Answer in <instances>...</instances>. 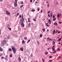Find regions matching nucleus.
I'll list each match as a JSON object with an SVG mask.
<instances>
[{
	"label": "nucleus",
	"instance_id": "1",
	"mask_svg": "<svg viewBox=\"0 0 62 62\" xmlns=\"http://www.w3.org/2000/svg\"><path fill=\"white\" fill-rule=\"evenodd\" d=\"M23 15H22V19L21 20V22H20L21 26H22L23 27L24 26V24L23 23V21H24V18H23Z\"/></svg>",
	"mask_w": 62,
	"mask_h": 62
},
{
	"label": "nucleus",
	"instance_id": "2",
	"mask_svg": "<svg viewBox=\"0 0 62 62\" xmlns=\"http://www.w3.org/2000/svg\"><path fill=\"white\" fill-rule=\"evenodd\" d=\"M7 41L5 40H4L1 43V46H4V45L5 44V43L7 42Z\"/></svg>",
	"mask_w": 62,
	"mask_h": 62
},
{
	"label": "nucleus",
	"instance_id": "3",
	"mask_svg": "<svg viewBox=\"0 0 62 62\" xmlns=\"http://www.w3.org/2000/svg\"><path fill=\"white\" fill-rule=\"evenodd\" d=\"M17 0H15L14 3V7H16V6H17L18 5H17Z\"/></svg>",
	"mask_w": 62,
	"mask_h": 62
},
{
	"label": "nucleus",
	"instance_id": "4",
	"mask_svg": "<svg viewBox=\"0 0 62 62\" xmlns=\"http://www.w3.org/2000/svg\"><path fill=\"white\" fill-rule=\"evenodd\" d=\"M26 54L27 55H28L30 54V50H27L26 51Z\"/></svg>",
	"mask_w": 62,
	"mask_h": 62
},
{
	"label": "nucleus",
	"instance_id": "5",
	"mask_svg": "<svg viewBox=\"0 0 62 62\" xmlns=\"http://www.w3.org/2000/svg\"><path fill=\"white\" fill-rule=\"evenodd\" d=\"M48 23H49L50 25L51 24V20L50 19H49L48 20Z\"/></svg>",
	"mask_w": 62,
	"mask_h": 62
},
{
	"label": "nucleus",
	"instance_id": "6",
	"mask_svg": "<svg viewBox=\"0 0 62 62\" xmlns=\"http://www.w3.org/2000/svg\"><path fill=\"white\" fill-rule=\"evenodd\" d=\"M6 12L7 14V15H10V13L8 11H6Z\"/></svg>",
	"mask_w": 62,
	"mask_h": 62
},
{
	"label": "nucleus",
	"instance_id": "7",
	"mask_svg": "<svg viewBox=\"0 0 62 62\" xmlns=\"http://www.w3.org/2000/svg\"><path fill=\"white\" fill-rule=\"evenodd\" d=\"M12 51L14 53H16V49H13L12 50Z\"/></svg>",
	"mask_w": 62,
	"mask_h": 62
},
{
	"label": "nucleus",
	"instance_id": "8",
	"mask_svg": "<svg viewBox=\"0 0 62 62\" xmlns=\"http://www.w3.org/2000/svg\"><path fill=\"white\" fill-rule=\"evenodd\" d=\"M11 48L12 49V50H14V49H15V48L14 47V46H12Z\"/></svg>",
	"mask_w": 62,
	"mask_h": 62
},
{
	"label": "nucleus",
	"instance_id": "9",
	"mask_svg": "<svg viewBox=\"0 0 62 62\" xmlns=\"http://www.w3.org/2000/svg\"><path fill=\"white\" fill-rule=\"evenodd\" d=\"M3 51V49L1 47H0V52H2Z\"/></svg>",
	"mask_w": 62,
	"mask_h": 62
},
{
	"label": "nucleus",
	"instance_id": "10",
	"mask_svg": "<svg viewBox=\"0 0 62 62\" xmlns=\"http://www.w3.org/2000/svg\"><path fill=\"white\" fill-rule=\"evenodd\" d=\"M53 32V35H54V33H55V30H54Z\"/></svg>",
	"mask_w": 62,
	"mask_h": 62
},
{
	"label": "nucleus",
	"instance_id": "11",
	"mask_svg": "<svg viewBox=\"0 0 62 62\" xmlns=\"http://www.w3.org/2000/svg\"><path fill=\"white\" fill-rule=\"evenodd\" d=\"M18 60H19V61H21V58L20 57H19Z\"/></svg>",
	"mask_w": 62,
	"mask_h": 62
},
{
	"label": "nucleus",
	"instance_id": "12",
	"mask_svg": "<svg viewBox=\"0 0 62 62\" xmlns=\"http://www.w3.org/2000/svg\"><path fill=\"white\" fill-rule=\"evenodd\" d=\"M54 24L55 25H56L57 24V23L56 22H55L54 23Z\"/></svg>",
	"mask_w": 62,
	"mask_h": 62
},
{
	"label": "nucleus",
	"instance_id": "13",
	"mask_svg": "<svg viewBox=\"0 0 62 62\" xmlns=\"http://www.w3.org/2000/svg\"><path fill=\"white\" fill-rule=\"evenodd\" d=\"M8 51L11 52V51H12V49H11V48H10L8 49Z\"/></svg>",
	"mask_w": 62,
	"mask_h": 62
},
{
	"label": "nucleus",
	"instance_id": "14",
	"mask_svg": "<svg viewBox=\"0 0 62 62\" xmlns=\"http://www.w3.org/2000/svg\"><path fill=\"white\" fill-rule=\"evenodd\" d=\"M48 54V52L45 53V55H47V54Z\"/></svg>",
	"mask_w": 62,
	"mask_h": 62
},
{
	"label": "nucleus",
	"instance_id": "15",
	"mask_svg": "<svg viewBox=\"0 0 62 62\" xmlns=\"http://www.w3.org/2000/svg\"><path fill=\"white\" fill-rule=\"evenodd\" d=\"M53 16V13H51L50 14V17H52Z\"/></svg>",
	"mask_w": 62,
	"mask_h": 62
},
{
	"label": "nucleus",
	"instance_id": "16",
	"mask_svg": "<svg viewBox=\"0 0 62 62\" xmlns=\"http://www.w3.org/2000/svg\"><path fill=\"white\" fill-rule=\"evenodd\" d=\"M7 56H6L5 57V60H8V58H7Z\"/></svg>",
	"mask_w": 62,
	"mask_h": 62
},
{
	"label": "nucleus",
	"instance_id": "17",
	"mask_svg": "<svg viewBox=\"0 0 62 62\" xmlns=\"http://www.w3.org/2000/svg\"><path fill=\"white\" fill-rule=\"evenodd\" d=\"M25 43V41H24L23 40L22 41V43L23 44H24V43Z\"/></svg>",
	"mask_w": 62,
	"mask_h": 62
},
{
	"label": "nucleus",
	"instance_id": "18",
	"mask_svg": "<svg viewBox=\"0 0 62 62\" xmlns=\"http://www.w3.org/2000/svg\"><path fill=\"white\" fill-rule=\"evenodd\" d=\"M61 40V38H60L58 40V41H60Z\"/></svg>",
	"mask_w": 62,
	"mask_h": 62
},
{
	"label": "nucleus",
	"instance_id": "19",
	"mask_svg": "<svg viewBox=\"0 0 62 62\" xmlns=\"http://www.w3.org/2000/svg\"><path fill=\"white\" fill-rule=\"evenodd\" d=\"M53 44L54 45H55V42L54 41H53Z\"/></svg>",
	"mask_w": 62,
	"mask_h": 62
},
{
	"label": "nucleus",
	"instance_id": "20",
	"mask_svg": "<svg viewBox=\"0 0 62 62\" xmlns=\"http://www.w3.org/2000/svg\"><path fill=\"white\" fill-rule=\"evenodd\" d=\"M42 30L43 31V32H44V31L45 30V29L44 28H43L42 29Z\"/></svg>",
	"mask_w": 62,
	"mask_h": 62
},
{
	"label": "nucleus",
	"instance_id": "21",
	"mask_svg": "<svg viewBox=\"0 0 62 62\" xmlns=\"http://www.w3.org/2000/svg\"><path fill=\"white\" fill-rule=\"evenodd\" d=\"M57 17L58 18H59V17H60V16L59 15V14H58L57 15Z\"/></svg>",
	"mask_w": 62,
	"mask_h": 62
},
{
	"label": "nucleus",
	"instance_id": "22",
	"mask_svg": "<svg viewBox=\"0 0 62 62\" xmlns=\"http://www.w3.org/2000/svg\"><path fill=\"white\" fill-rule=\"evenodd\" d=\"M24 39H25V40H26L27 39V37H25L24 38Z\"/></svg>",
	"mask_w": 62,
	"mask_h": 62
},
{
	"label": "nucleus",
	"instance_id": "23",
	"mask_svg": "<svg viewBox=\"0 0 62 62\" xmlns=\"http://www.w3.org/2000/svg\"><path fill=\"white\" fill-rule=\"evenodd\" d=\"M28 21L29 22H30V21H29V20H30V19H29V18H28Z\"/></svg>",
	"mask_w": 62,
	"mask_h": 62
},
{
	"label": "nucleus",
	"instance_id": "24",
	"mask_svg": "<svg viewBox=\"0 0 62 62\" xmlns=\"http://www.w3.org/2000/svg\"><path fill=\"white\" fill-rule=\"evenodd\" d=\"M53 19V21H55V20L56 19V18H55Z\"/></svg>",
	"mask_w": 62,
	"mask_h": 62
},
{
	"label": "nucleus",
	"instance_id": "25",
	"mask_svg": "<svg viewBox=\"0 0 62 62\" xmlns=\"http://www.w3.org/2000/svg\"><path fill=\"white\" fill-rule=\"evenodd\" d=\"M8 28L9 30H11V28H9L8 27Z\"/></svg>",
	"mask_w": 62,
	"mask_h": 62
},
{
	"label": "nucleus",
	"instance_id": "26",
	"mask_svg": "<svg viewBox=\"0 0 62 62\" xmlns=\"http://www.w3.org/2000/svg\"><path fill=\"white\" fill-rule=\"evenodd\" d=\"M53 19L55 18V16L54 15L53 16Z\"/></svg>",
	"mask_w": 62,
	"mask_h": 62
},
{
	"label": "nucleus",
	"instance_id": "27",
	"mask_svg": "<svg viewBox=\"0 0 62 62\" xmlns=\"http://www.w3.org/2000/svg\"><path fill=\"white\" fill-rule=\"evenodd\" d=\"M61 33V31H58V33H57V34H59V33Z\"/></svg>",
	"mask_w": 62,
	"mask_h": 62
},
{
	"label": "nucleus",
	"instance_id": "28",
	"mask_svg": "<svg viewBox=\"0 0 62 62\" xmlns=\"http://www.w3.org/2000/svg\"><path fill=\"white\" fill-rule=\"evenodd\" d=\"M12 57V55L11 54H10V57Z\"/></svg>",
	"mask_w": 62,
	"mask_h": 62
},
{
	"label": "nucleus",
	"instance_id": "29",
	"mask_svg": "<svg viewBox=\"0 0 62 62\" xmlns=\"http://www.w3.org/2000/svg\"><path fill=\"white\" fill-rule=\"evenodd\" d=\"M20 49L22 51H23L22 48H20Z\"/></svg>",
	"mask_w": 62,
	"mask_h": 62
},
{
	"label": "nucleus",
	"instance_id": "30",
	"mask_svg": "<svg viewBox=\"0 0 62 62\" xmlns=\"http://www.w3.org/2000/svg\"><path fill=\"white\" fill-rule=\"evenodd\" d=\"M43 35L42 34H40V37H42Z\"/></svg>",
	"mask_w": 62,
	"mask_h": 62
},
{
	"label": "nucleus",
	"instance_id": "31",
	"mask_svg": "<svg viewBox=\"0 0 62 62\" xmlns=\"http://www.w3.org/2000/svg\"><path fill=\"white\" fill-rule=\"evenodd\" d=\"M35 9H32V10H31V11H35Z\"/></svg>",
	"mask_w": 62,
	"mask_h": 62
},
{
	"label": "nucleus",
	"instance_id": "32",
	"mask_svg": "<svg viewBox=\"0 0 62 62\" xmlns=\"http://www.w3.org/2000/svg\"><path fill=\"white\" fill-rule=\"evenodd\" d=\"M57 50H58V51H60L61 50H60V49H59V48H58L57 49Z\"/></svg>",
	"mask_w": 62,
	"mask_h": 62
},
{
	"label": "nucleus",
	"instance_id": "33",
	"mask_svg": "<svg viewBox=\"0 0 62 62\" xmlns=\"http://www.w3.org/2000/svg\"><path fill=\"white\" fill-rule=\"evenodd\" d=\"M55 48L54 47H53L52 48V50H54Z\"/></svg>",
	"mask_w": 62,
	"mask_h": 62
},
{
	"label": "nucleus",
	"instance_id": "34",
	"mask_svg": "<svg viewBox=\"0 0 62 62\" xmlns=\"http://www.w3.org/2000/svg\"><path fill=\"white\" fill-rule=\"evenodd\" d=\"M30 41V40H29L28 42H27V43H28L29 42V41Z\"/></svg>",
	"mask_w": 62,
	"mask_h": 62
},
{
	"label": "nucleus",
	"instance_id": "35",
	"mask_svg": "<svg viewBox=\"0 0 62 62\" xmlns=\"http://www.w3.org/2000/svg\"><path fill=\"white\" fill-rule=\"evenodd\" d=\"M42 61H43V62H44V59H42Z\"/></svg>",
	"mask_w": 62,
	"mask_h": 62
},
{
	"label": "nucleus",
	"instance_id": "36",
	"mask_svg": "<svg viewBox=\"0 0 62 62\" xmlns=\"http://www.w3.org/2000/svg\"><path fill=\"white\" fill-rule=\"evenodd\" d=\"M50 39V38H49V37H48L47 39V40H48V39Z\"/></svg>",
	"mask_w": 62,
	"mask_h": 62
},
{
	"label": "nucleus",
	"instance_id": "37",
	"mask_svg": "<svg viewBox=\"0 0 62 62\" xmlns=\"http://www.w3.org/2000/svg\"><path fill=\"white\" fill-rule=\"evenodd\" d=\"M31 25V23H29L28 24L29 26H30Z\"/></svg>",
	"mask_w": 62,
	"mask_h": 62
},
{
	"label": "nucleus",
	"instance_id": "38",
	"mask_svg": "<svg viewBox=\"0 0 62 62\" xmlns=\"http://www.w3.org/2000/svg\"><path fill=\"white\" fill-rule=\"evenodd\" d=\"M23 5H21V6H20V8H22V7H23Z\"/></svg>",
	"mask_w": 62,
	"mask_h": 62
},
{
	"label": "nucleus",
	"instance_id": "39",
	"mask_svg": "<svg viewBox=\"0 0 62 62\" xmlns=\"http://www.w3.org/2000/svg\"><path fill=\"white\" fill-rule=\"evenodd\" d=\"M2 54L1 53L0 54V56H2Z\"/></svg>",
	"mask_w": 62,
	"mask_h": 62
},
{
	"label": "nucleus",
	"instance_id": "40",
	"mask_svg": "<svg viewBox=\"0 0 62 62\" xmlns=\"http://www.w3.org/2000/svg\"><path fill=\"white\" fill-rule=\"evenodd\" d=\"M50 12V11H48V12H47V13H48V14H49Z\"/></svg>",
	"mask_w": 62,
	"mask_h": 62
},
{
	"label": "nucleus",
	"instance_id": "41",
	"mask_svg": "<svg viewBox=\"0 0 62 62\" xmlns=\"http://www.w3.org/2000/svg\"><path fill=\"white\" fill-rule=\"evenodd\" d=\"M34 21H35V22H36V20L35 19H33Z\"/></svg>",
	"mask_w": 62,
	"mask_h": 62
},
{
	"label": "nucleus",
	"instance_id": "42",
	"mask_svg": "<svg viewBox=\"0 0 62 62\" xmlns=\"http://www.w3.org/2000/svg\"><path fill=\"white\" fill-rule=\"evenodd\" d=\"M49 4H47V7H49Z\"/></svg>",
	"mask_w": 62,
	"mask_h": 62
},
{
	"label": "nucleus",
	"instance_id": "43",
	"mask_svg": "<svg viewBox=\"0 0 62 62\" xmlns=\"http://www.w3.org/2000/svg\"><path fill=\"white\" fill-rule=\"evenodd\" d=\"M56 51H54L53 52V53L54 54V53H56Z\"/></svg>",
	"mask_w": 62,
	"mask_h": 62
},
{
	"label": "nucleus",
	"instance_id": "44",
	"mask_svg": "<svg viewBox=\"0 0 62 62\" xmlns=\"http://www.w3.org/2000/svg\"><path fill=\"white\" fill-rule=\"evenodd\" d=\"M59 23L60 24H61V23H62V22H59Z\"/></svg>",
	"mask_w": 62,
	"mask_h": 62
},
{
	"label": "nucleus",
	"instance_id": "45",
	"mask_svg": "<svg viewBox=\"0 0 62 62\" xmlns=\"http://www.w3.org/2000/svg\"><path fill=\"white\" fill-rule=\"evenodd\" d=\"M53 60H50V61H49V62H52V61Z\"/></svg>",
	"mask_w": 62,
	"mask_h": 62
},
{
	"label": "nucleus",
	"instance_id": "46",
	"mask_svg": "<svg viewBox=\"0 0 62 62\" xmlns=\"http://www.w3.org/2000/svg\"><path fill=\"white\" fill-rule=\"evenodd\" d=\"M4 57H3L2 56L1 57V59H4Z\"/></svg>",
	"mask_w": 62,
	"mask_h": 62
},
{
	"label": "nucleus",
	"instance_id": "47",
	"mask_svg": "<svg viewBox=\"0 0 62 62\" xmlns=\"http://www.w3.org/2000/svg\"><path fill=\"white\" fill-rule=\"evenodd\" d=\"M23 4V2H21V4Z\"/></svg>",
	"mask_w": 62,
	"mask_h": 62
},
{
	"label": "nucleus",
	"instance_id": "48",
	"mask_svg": "<svg viewBox=\"0 0 62 62\" xmlns=\"http://www.w3.org/2000/svg\"><path fill=\"white\" fill-rule=\"evenodd\" d=\"M37 42L38 43V44L39 45V42L38 41H37Z\"/></svg>",
	"mask_w": 62,
	"mask_h": 62
},
{
	"label": "nucleus",
	"instance_id": "49",
	"mask_svg": "<svg viewBox=\"0 0 62 62\" xmlns=\"http://www.w3.org/2000/svg\"><path fill=\"white\" fill-rule=\"evenodd\" d=\"M37 10L38 11H39V9L38 8L37 9Z\"/></svg>",
	"mask_w": 62,
	"mask_h": 62
},
{
	"label": "nucleus",
	"instance_id": "50",
	"mask_svg": "<svg viewBox=\"0 0 62 62\" xmlns=\"http://www.w3.org/2000/svg\"><path fill=\"white\" fill-rule=\"evenodd\" d=\"M49 57H50V58H52V56H49Z\"/></svg>",
	"mask_w": 62,
	"mask_h": 62
},
{
	"label": "nucleus",
	"instance_id": "51",
	"mask_svg": "<svg viewBox=\"0 0 62 62\" xmlns=\"http://www.w3.org/2000/svg\"><path fill=\"white\" fill-rule=\"evenodd\" d=\"M58 30H56V33H57V32H58Z\"/></svg>",
	"mask_w": 62,
	"mask_h": 62
},
{
	"label": "nucleus",
	"instance_id": "52",
	"mask_svg": "<svg viewBox=\"0 0 62 62\" xmlns=\"http://www.w3.org/2000/svg\"><path fill=\"white\" fill-rule=\"evenodd\" d=\"M48 16L49 17H50V15L48 14Z\"/></svg>",
	"mask_w": 62,
	"mask_h": 62
},
{
	"label": "nucleus",
	"instance_id": "53",
	"mask_svg": "<svg viewBox=\"0 0 62 62\" xmlns=\"http://www.w3.org/2000/svg\"><path fill=\"white\" fill-rule=\"evenodd\" d=\"M30 1L31 3H32V0H30Z\"/></svg>",
	"mask_w": 62,
	"mask_h": 62
},
{
	"label": "nucleus",
	"instance_id": "54",
	"mask_svg": "<svg viewBox=\"0 0 62 62\" xmlns=\"http://www.w3.org/2000/svg\"><path fill=\"white\" fill-rule=\"evenodd\" d=\"M59 15H60V16H62V15H61V14H59Z\"/></svg>",
	"mask_w": 62,
	"mask_h": 62
},
{
	"label": "nucleus",
	"instance_id": "55",
	"mask_svg": "<svg viewBox=\"0 0 62 62\" xmlns=\"http://www.w3.org/2000/svg\"><path fill=\"white\" fill-rule=\"evenodd\" d=\"M8 39H9V36H8Z\"/></svg>",
	"mask_w": 62,
	"mask_h": 62
},
{
	"label": "nucleus",
	"instance_id": "56",
	"mask_svg": "<svg viewBox=\"0 0 62 62\" xmlns=\"http://www.w3.org/2000/svg\"><path fill=\"white\" fill-rule=\"evenodd\" d=\"M49 40H52V39H49Z\"/></svg>",
	"mask_w": 62,
	"mask_h": 62
},
{
	"label": "nucleus",
	"instance_id": "57",
	"mask_svg": "<svg viewBox=\"0 0 62 62\" xmlns=\"http://www.w3.org/2000/svg\"><path fill=\"white\" fill-rule=\"evenodd\" d=\"M59 57V58L60 59H61V57H60V56Z\"/></svg>",
	"mask_w": 62,
	"mask_h": 62
},
{
	"label": "nucleus",
	"instance_id": "58",
	"mask_svg": "<svg viewBox=\"0 0 62 62\" xmlns=\"http://www.w3.org/2000/svg\"><path fill=\"white\" fill-rule=\"evenodd\" d=\"M56 4H57V5H58V2H56Z\"/></svg>",
	"mask_w": 62,
	"mask_h": 62
},
{
	"label": "nucleus",
	"instance_id": "59",
	"mask_svg": "<svg viewBox=\"0 0 62 62\" xmlns=\"http://www.w3.org/2000/svg\"><path fill=\"white\" fill-rule=\"evenodd\" d=\"M1 31L0 30V35H1Z\"/></svg>",
	"mask_w": 62,
	"mask_h": 62
},
{
	"label": "nucleus",
	"instance_id": "60",
	"mask_svg": "<svg viewBox=\"0 0 62 62\" xmlns=\"http://www.w3.org/2000/svg\"><path fill=\"white\" fill-rule=\"evenodd\" d=\"M20 18H21V15H20V16H19Z\"/></svg>",
	"mask_w": 62,
	"mask_h": 62
},
{
	"label": "nucleus",
	"instance_id": "61",
	"mask_svg": "<svg viewBox=\"0 0 62 62\" xmlns=\"http://www.w3.org/2000/svg\"><path fill=\"white\" fill-rule=\"evenodd\" d=\"M41 12L42 13V10H41Z\"/></svg>",
	"mask_w": 62,
	"mask_h": 62
},
{
	"label": "nucleus",
	"instance_id": "62",
	"mask_svg": "<svg viewBox=\"0 0 62 62\" xmlns=\"http://www.w3.org/2000/svg\"><path fill=\"white\" fill-rule=\"evenodd\" d=\"M46 3H48V1H47L46 2Z\"/></svg>",
	"mask_w": 62,
	"mask_h": 62
},
{
	"label": "nucleus",
	"instance_id": "63",
	"mask_svg": "<svg viewBox=\"0 0 62 62\" xmlns=\"http://www.w3.org/2000/svg\"><path fill=\"white\" fill-rule=\"evenodd\" d=\"M2 0H0V2H2Z\"/></svg>",
	"mask_w": 62,
	"mask_h": 62
},
{
	"label": "nucleus",
	"instance_id": "64",
	"mask_svg": "<svg viewBox=\"0 0 62 62\" xmlns=\"http://www.w3.org/2000/svg\"><path fill=\"white\" fill-rule=\"evenodd\" d=\"M54 49H52V50L53 51H54Z\"/></svg>",
	"mask_w": 62,
	"mask_h": 62
}]
</instances>
